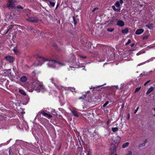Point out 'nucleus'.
<instances>
[{
	"instance_id": "nucleus-34",
	"label": "nucleus",
	"mask_w": 155,
	"mask_h": 155,
	"mask_svg": "<svg viewBox=\"0 0 155 155\" xmlns=\"http://www.w3.org/2000/svg\"><path fill=\"white\" fill-rule=\"evenodd\" d=\"M79 56L80 57H81L83 59H85L86 57V56H84L81 55H79Z\"/></svg>"
},
{
	"instance_id": "nucleus-16",
	"label": "nucleus",
	"mask_w": 155,
	"mask_h": 155,
	"mask_svg": "<svg viewBox=\"0 0 155 155\" xmlns=\"http://www.w3.org/2000/svg\"><path fill=\"white\" fill-rule=\"evenodd\" d=\"M27 80V78L25 76L22 77L21 78V80L23 82H25Z\"/></svg>"
},
{
	"instance_id": "nucleus-40",
	"label": "nucleus",
	"mask_w": 155,
	"mask_h": 155,
	"mask_svg": "<svg viewBox=\"0 0 155 155\" xmlns=\"http://www.w3.org/2000/svg\"><path fill=\"white\" fill-rule=\"evenodd\" d=\"M148 36H147V35H145V36H144L143 37V38L144 39H147L148 38Z\"/></svg>"
},
{
	"instance_id": "nucleus-21",
	"label": "nucleus",
	"mask_w": 155,
	"mask_h": 155,
	"mask_svg": "<svg viewBox=\"0 0 155 155\" xmlns=\"http://www.w3.org/2000/svg\"><path fill=\"white\" fill-rule=\"evenodd\" d=\"M19 92L21 94L24 95H26L25 92L22 90H20Z\"/></svg>"
},
{
	"instance_id": "nucleus-38",
	"label": "nucleus",
	"mask_w": 155,
	"mask_h": 155,
	"mask_svg": "<svg viewBox=\"0 0 155 155\" xmlns=\"http://www.w3.org/2000/svg\"><path fill=\"white\" fill-rule=\"evenodd\" d=\"M119 2L120 4V3L121 4H122L123 3V0H120V2Z\"/></svg>"
},
{
	"instance_id": "nucleus-39",
	"label": "nucleus",
	"mask_w": 155,
	"mask_h": 155,
	"mask_svg": "<svg viewBox=\"0 0 155 155\" xmlns=\"http://www.w3.org/2000/svg\"><path fill=\"white\" fill-rule=\"evenodd\" d=\"M150 81V80L148 81H147L144 84V85L145 86L147 85V84Z\"/></svg>"
},
{
	"instance_id": "nucleus-35",
	"label": "nucleus",
	"mask_w": 155,
	"mask_h": 155,
	"mask_svg": "<svg viewBox=\"0 0 155 155\" xmlns=\"http://www.w3.org/2000/svg\"><path fill=\"white\" fill-rule=\"evenodd\" d=\"M73 19L74 22V24L75 25H76V24H77L76 21L75 19V18H74V17H73Z\"/></svg>"
},
{
	"instance_id": "nucleus-20",
	"label": "nucleus",
	"mask_w": 155,
	"mask_h": 155,
	"mask_svg": "<svg viewBox=\"0 0 155 155\" xmlns=\"http://www.w3.org/2000/svg\"><path fill=\"white\" fill-rule=\"evenodd\" d=\"M146 26L147 27L150 29H151L153 28V24H151L149 25H146Z\"/></svg>"
},
{
	"instance_id": "nucleus-28",
	"label": "nucleus",
	"mask_w": 155,
	"mask_h": 155,
	"mask_svg": "<svg viewBox=\"0 0 155 155\" xmlns=\"http://www.w3.org/2000/svg\"><path fill=\"white\" fill-rule=\"evenodd\" d=\"M140 88H141V87H139L137 88L135 90V93H136L137 92L139 91L140 90Z\"/></svg>"
},
{
	"instance_id": "nucleus-15",
	"label": "nucleus",
	"mask_w": 155,
	"mask_h": 155,
	"mask_svg": "<svg viewBox=\"0 0 155 155\" xmlns=\"http://www.w3.org/2000/svg\"><path fill=\"white\" fill-rule=\"evenodd\" d=\"M13 26H14V25H9L8 27V28L7 29V31L5 33V34L8 33L9 32V31L10 30H11L13 28Z\"/></svg>"
},
{
	"instance_id": "nucleus-29",
	"label": "nucleus",
	"mask_w": 155,
	"mask_h": 155,
	"mask_svg": "<svg viewBox=\"0 0 155 155\" xmlns=\"http://www.w3.org/2000/svg\"><path fill=\"white\" fill-rule=\"evenodd\" d=\"M114 30V29L113 28H108L107 29V31H108L111 32L113 31Z\"/></svg>"
},
{
	"instance_id": "nucleus-42",
	"label": "nucleus",
	"mask_w": 155,
	"mask_h": 155,
	"mask_svg": "<svg viewBox=\"0 0 155 155\" xmlns=\"http://www.w3.org/2000/svg\"><path fill=\"white\" fill-rule=\"evenodd\" d=\"M91 152L90 151H88V153L87 155H91Z\"/></svg>"
},
{
	"instance_id": "nucleus-18",
	"label": "nucleus",
	"mask_w": 155,
	"mask_h": 155,
	"mask_svg": "<svg viewBox=\"0 0 155 155\" xmlns=\"http://www.w3.org/2000/svg\"><path fill=\"white\" fill-rule=\"evenodd\" d=\"M112 8L113 9V10L116 12H120V8H117L116 9L115 8V7L114 5H113L112 6Z\"/></svg>"
},
{
	"instance_id": "nucleus-4",
	"label": "nucleus",
	"mask_w": 155,
	"mask_h": 155,
	"mask_svg": "<svg viewBox=\"0 0 155 155\" xmlns=\"http://www.w3.org/2000/svg\"><path fill=\"white\" fill-rule=\"evenodd\" d=\"M27 20L30 22L37 23L39 21V19L35 17H31L29 18Z\"/></svg>"
},
{
	"instance_id": "nucleus-19",
	"label": "nucleus",
	"mask_w": 155,
	"mask_h": 155,
	"mask_svg": "<svg viewBox=\"0 0 155 155\" xmlns=\"http://www.w3.org/2000/svg\"><path fill=\"white\" fill-rule=\"evenodd\" d=\"M115 5L116 6L119 8H120V5L119 3V2L118 1H117L116 3H115Z\"/></svg>"
},
{
	"instance_id": "nucleus-12",
	"label": "nucleus",
	"mask_w": 155,
	"mask_h": 155,
	"mask_svg": "<svg viewBox=\"0 0 155 155\" xmlns=\"http://www.w3.org/2000/svg\"><path fill=\"white\" fill-rule=\"evenodd\" d=\"M116 140H114V141L116 143L118 144L120 141V137L118 136H117L116 137Z\"/></svg>"
},
{
	"instance_id": "nucleus-43",
	"label": "nucleus",
	"mask_w": 155,
	"mask_h": 155,
	"mask_svg": "<svg viewBox=\"0 0 155 155\" xmlns=\"http://www.w3.org/2000/svg\"><path fill=\"white\" fill-rule=\"evenodd\" d=\"M79 99H84V98H83V96H82V97H80L79 98Z\"/></svg>"
},
{
	"instance_id": "nucleus-31",
	"label": "nucleus",
	"mask_w": 155,
	"mask_h": 155,
	"mask_svg": "<svg viewBox=\"0 0 155 155\" xmlns=\"http://www.w3.org/2000/svg\"><path fill=\"white\" fill-rule=\"evenodd\" d=\"M59 64L60 66H63L64 65V64L63 63H59V62H57V64Z\"/></svg>"
},
{
	"instance_id": "nucleus-55",
	"label": "nucleus",
	"mask_w": 155,
	"mask_h": 155,
	"mask_svg": "<svg viewBox=\"0 0 155 155\" xmlns=\"http://www.w3.org/2000/svg\"><path fill=\"white\" fill-rule=\"evenodd\" d=\"M154 71H155V69H154Z\"/></svg>"
},
{
	"instance_id": "nucleus-37",
	"label": "nucleus",
	"mask_w": 155,
	"mask_h": 155,
	"mask_svg": "<svg viewBox=\"0 0 155 155\" xmlns=\"http://www.w3.org/2000/svg\"><path fill=\"white\" fill-rule=\"evenodd\" d=\"M28 29L29 31H30V30L31 31V30H33V28L32 27H29L28 28Z\"/></svg>"
},
{
	"instance_id": "nucleus-8",
	"label": "nucleus",
	"mask_w": 155,
	"mask_h": 155,
	"mask_svg": "<svg viewBox=\"0 0 155 155\" xmlns=\"http://www.w3.org/2000/svg\"><path fill=\"white\" fill-rule=\"evenodd\" d=\"M41 114H42L43 116L48 118H50L52 117V115H51L46 113L44 111H42L41 112Z\"/></svg>"
},
{
	"instance_id": "nucleus-7",
	"label": "nucleus",
	"mask_w": 155,
	"mask_h": 155,
	"mask_svg": "<svg viewBox=\"0 0 155 155\" xmlns=\"http://www.w3.org/2000/svg\"><path fill=\"white\" fill-rule=\"evenodd\" d=\"M5 59L11 63L13 62L14 60V57L10 56H6Z\"/></svg>"
},
{
	"instance_id": "nucleus-25",
	"label": "nucleus",
	"mask_w": 155,
	"mask_h": 155,
	"mask_svg": "<svg viewBox=\"0 0 155 155\" xmlns=\"http://www.w3.org/2000/svg\"><path fill=\"white\" fill-rule=\"evenodd\" d=\"M145 143H143L140 144L139 145V147H142L144 146L145 145Z\"/></svg>"
},
{
	"instance_id": "nucleus-33",
	"label": "nucleus",
	"mask_w": 155,
	"mask_h": 155,
	"mask_svg": "<svg viewBox=\"0 0 155 155\" xmlns=\"http://www.w3.org/2000/svg\"><path fill=\"white\" fill-rule=\"evenodd\" d=\"M132 152L131 151H129L128 153L127 154V155H132Z\"/></svg>"
},
{
	"instance_id": "nucleus-23",
	"label": "nucleus",
	"mask_w": 155,
	"mask_h": 155,
	"mask_svg": "<svg viewBox=\"0 0 155 155\" xmlns=\"http://www.w3.org/2000/svg\"><path fill=\"white\" fill-rule=\"evenodd\" d=\"M128 32V29L127 28H126L122 30V32L123 33H127Z\"/></svg>"
},
{
	"instance_id": "nucleus-3",
	"label": "nucleus",
	"mask_w": 155,
	"mask_h": 155,
	"mask_svg": "<svg viewBox=\"0 0 155 155\" xmlns=\"http://www.w3.org/2000/svg\"><path fill=\"white\" fill-rule=\"evenodd\" d=\"M57 63V61L54 60H50L49 61L48 65L50 67L54 68Z\"/></svg>"
},
{
	"instance_id": "nucleus-53",
	"label": "nucleus",
	"mask_w": 155,
	"mask_h": 155,
	"mask_svg": "<svg viewBox=\"0 0 155 155\" xmlns=\"http://www.w3.org/2000/svg\"><path fill=\"white\" fill-rule=\"evenodd\" d=\"M51 80H53V79H51Z\"/></svg>"
},
{
	"instance_id": "nucleus-22",
	"label": "nucleus",
	"mask_w": 155,
	"mask_h": 155,
	"mask_svg": "<svg viewBox=\"0 0 155 155\" xmlns=\"http://www.w3.org/2000/svg\"><path fill=\"white\" fill-rule=\"evenodd\" d=\"M72 112L73 114V115H74L76 117H78V115L77 114V112L76 111L73 110L72 111Z\"/></svg>"
},
{
	"instance_id": "nucleus-45",
	"label": "nucleus",
	"mask_w": 155,
	"mask_h": 155,
	"mask_svg": "<svg viewBox=\"0 0 155 155\" xmlns=\"http://www.w3.org/2000/svg\"><path fill=\"white\" fill-rule=\"evenodd\" d=\"M86 96L87 95H84L83 96V98H84V99H85L86 98Z\"/></svg>"
},
{
	"instance_id": "nucleus-44",
	"label": "nucleus",
	"mask_w": 155,
	"mask_h": 155,
	"mask_svg": "<svg viewBox=\"0 0 155 155\" xmlns=\"http://www.w3.org/2000/svg\"><path fill=\"white\" fill-rule=\"evenodd\" d=\"M130 115L129 114H127V119H129V118H130Z\"/></svg>"
},
{
	"instance_id": "nucleus-24",
	"label": "nucleus",
	"mask_w": 155,
	"mask_h": 155,
	"mask_svg": "<svg viewBox=\"0 0 155 155\" xmlns=\"http://www.w3.org/2000/svg\"><path fill=\"white\" fill-rule=\"evenodd\" d=\"M112 131L115 132L118 130V128L117 127H113L112 128Z\"/></svg>"
},
{
	"instance_id": "nucleus-17",
	"label": "nucleus",
	"mask_w": 155,
	"mask_h": 155,
	"mask_svg": "<svg viewBox=\"0 0 155 155\" xmlns=\"http://www.w3.org/2000/svg\"><path fill=\"white\" fill-rule=\"evenodd\" d=\"M129 144V143L126 142L124 143L122 145V147L123 148H125L127 147Z\"/></svg>"
},
{
	"instance_id": "nucleus-49",
	"label": "nucleus",
	"mask_w": 155,
	"mask_h": 155,
	"mask_svg": "<svg viewBox=\"0 0 155 155\" xmlns=\"http://www.w3.org/2000/svg\"><path fill=\"white\" fill-rule=\"evenodd\" d=\"M59 6V5H58L56 6V8H58V6Z\"/></svg>"
},
{
	"instance_id": "nucleus-48",
	"label": "nucleus",
	"mask_w": 155,
	"mask_h": 155,
	"mask_svg": "<svg viewBox=\"0 0 155 155\" xmlns=\"http://www.w3.org/2000/svg\"><path fill=\"white\" fill-rule=\"evenodd\" d=\"M134 44L133 43V44H131V47H133L134 46Z\"/></svg>"
},
{
	"instance_id": "nucleus-46",
	"label": "nucleus",
	"mask_w": 155,
	"mask_h": 155,
	"mask_svg": "<svg viewBox=\"0 0 155 155\" xmlns=\"http://www.w3.org/2000/svg\"><path fill=\"white\" fill-rule=\"evenodd\" d=\"M110 121L109 120H108L107 122V125H109V124L110 123Z\"/></svg>"
},
{
	"instance_id": "nucleus-5",
	"label": "nucleus",
	"mask_w": 155,
	"mask_h": 155,
	"mask_svg": "<svg viewBox=\"0 0 155 155\" xmlns=\"http://www.w3.org/2000/svg\"><path fill=\"white\" fill-rule=\"evenodd\" d=\"M32 83L35 87H37V88H38V86L40 88L43 87V85H41L38 81L35 80Z\"/></svg>"
},
{
	"instance_id": "nucleus-10",
	"label": "nucleus",
	"mask_w": 155,
	"mask_h": 155,
	"mask_svg": "<svg viewBox=\"0 0 155 155\" xmlns=\"http://www.w3.org/2000/svg\"><path fill=\"white\" fill-rule=\"evenodd\" d=\"M117 25L119 26H123L124 25V23L122 21L119 20L117 21Z\"/></svg>"
},
{
	"instance_id": "nucleus-2",
	"label": "nucleus",
	"mask_w": 155,
	"mask_h": 155,
	"mask_svg": "<svg viewBox=\"0 0 155 155\" xmlns=\"http://www.w3.org/2000/svg\"><path fill=\"white\" fill-rule=\"evenodd\" d=\"M116 145L113 143L111 144L110 145V148L111 155H117L116 153Z\"/></svg>"
},
{
	"instance_id": "nucleus-13",
	"label": "nucleus",
	"mask_w": 155,
	"mask_h": 155,
	"mask_svg": "<svg viewBox=\"0 0 155 155\" xmlns=\"http://www.w3.org/2000/svg\"><path fill=\"white\" fill-rule=\"evenodd\" d=\"M144 30L143 29H138L135 32V33L137 35H139L143 32Z\"/></svg>"
},
{
	"instance_id": "nucleus-47",
	"label": "nucleus",
	"mask_w": 155,
	"mask_h": 155,
	"mask_svg": "<svg viewBox=\"0 0 155 155\" xmlns=\"http://www.w3.org/2000/svg\"><path fill=\"white\" fill-rule=\"evenodd\" d=\"M147 139H146V140H145V141H144V143H145L146 144V143H147Z\"/></svg>"
},
{
	"instance_id": "nucleus-11",
	"label": "nucleus",
	"mask_w": 155,
	"mask_h": 155,
	"mask_svg": "<svg viewBox=\"0 0 155 155\" xmlns=\"http://www.w3.org/2000/svg\"><path fill=\"white\" fill-rule=\"evenodd\" d=\"M38 61L39 62L38 65H41L42 64L43 62L45 61V59L43 58L40 57Z\"/></svg>"
},
{
	"instance_id": "nucleus-32",
	"label": "nucleus",
	"mask_w": 155,
	"mask_h": 155,
	"mask_svg": "<svg viewBox=\"0 0 155 155\" xmlns=\"http://www.w3.org/2000/svg\"><path fill=\"white\" fill-rule=\"evenodd\" d=\"M109 103L108 101H106L103 105V107H105Z\"/></svg>"
},
{
	"instance_id": "nucleus-30",
	"label": "nucleus",
	"mask_w": 155,
	"mask_h": 155,
	"mask_svg": "<svg viewBox=\"0 0 155 155\" xmlns=\"http://www.w3.org/2000/svg\"><path fill=\"white\" fill-rule=\"evenodd\" d=\"M130 43H131V40L130 39H129L127 42L125 44V45L126 46H127Z\"/></svg>"
},
{
	"instance_id": "nucleus-54",
	"label": "nucleus",
	"mask_w": 155,
	"mask_h": 155,
	"mask_svg": "<svg viewBox=\"0 0 155 155\" xmlns=\"http://www.w3.org/2000/svg\"><path fill=\"white\" fill-rule=\"evenodd\" d=\"M101 86H98V87H100Z\"/></svg>"
},
{
	"instance_id": "nucleus-41",
	"label": "nucleus",
	"mask_w": 155,
	"mask_h": 155,
	"mask_svg": "<svg viewBox=\"0 0 155 155\" xmlns=\"http://www.w3.org/2000/svg\"><path fill=\"white\" fill-rule=\"evenodd\" d=\"M138 108H139V107H138L137 108V109H136V110L135 111H134V114H135L137 112V110H138Z\"/></svg>"
},
{
	"instance_id": "nucleus-26",
	"label": "nucleus",
	"mask_w": 155,
	"mask_h": 155,
	"mask_svg": "<svg viewBox=\"0 0 155 155\" xmlns=\"http://www.w3.org/2000/svg\"><path fill=\"white\" fill-rule=\"evenodd\" d=\"M49 3L50 4V5L52 6V7H54V6L55 5V3L54 2H51V1H49Z\"/></svg>"
},
{
	"instance_id": "nucleus-14",
	"label": "nucleus",
	"mask_w": 155,
	"mask_h": 155,
	"mask_svg": "<svg viewBox=\"0 0 155 155\" xmlns=\"http://www.w3.org/2000/svg\"><path fill=\"white\" fill-rule=\"evenodd\" d=\"M154 89V87H151L148 90L146 93L147 94H149L150 92L153 91Z\"/></svg>"
},
{
	"instance_id": "nucleus-6",
	"label": "nucleus",
	"mask_w": 155,
	"mask_h": 155,
	"mask_svg": "<svg viewBox=\"0 0 155 155\" xmlns=\"http://www.w3.org/2000/svg\"><path fill=\"white\" fill-rule=\"evenodd\" d=\"M23 8L20 5H18L17 6H15V7L14 8V11L15 12H18L20 11L21 10L23 9Z\"/></svg>"
},
{
	"instance_id": "nucleus-51",
	"label": "nucleus",
	"mask_w": 155,
	"mask_h": 155,
	"mask_svg": "<svg viewBox=\"0 0 155 155\" xmlns=\"http://www.w3.org/2000/svg\"><path fill=\"white\" fill-rule=\"evenodd\" d=\"M142 64H140L141 65ZM140 64H139L138 66H140Z\"/></svg>"
},
{
	"instance_id": "nucleus-36",
	"label": "nucleus",
	"mask_w": 155,
	"mask_h": 155,
	"mask_svg": "<svg viewBox=\"0 0 155 155\" xmlns=\"http://www.w3.org/2000/svg\"><path fill=\"white\" fill-rule=\"evenodd\" d=\"M13 51L15 53H16L17 52V50L15 48H14V49H13Z\"/></svg>"
},
{
	"instance_id": "nucleus-9",
	"label": "nucleus",
	"mask_w": 155,
	"mask_h": 155,
	"mask_svg": "<svg viewBox=\"0 0 155 155\" xmlns=\"http://www.w3.org/2000/svg\"><path fill=\"white\" fill-rule=\"evenodd\" d=\"M14 11V10L11 12L10 14V18L12 19L13 18L17 19V18L16 14L13 12Z\"/></svg>"
},
{
	"instance_id": "nucleus-50",
	"label": "nucleus",
	"mask_w": 155,
	"mask_h": 155,
	"mask_svg": "<svg viewBox=\"0 0 155 155\" xmlns=\"http://www.w3.org/2000/svg\"><path fill=\"white\" fill-rule=\"evenodd\" d=\"M45 1H49V0H45Z\"/></svg>"
},
{
	"instance_id": "nucleus-52",
	"label": "nucleus",
	"mask_w": 155,
	"mask_h": 155,
	"mask_svg": "<svg viewBox=\"0 0 155 155\" xmlns=\"http://www.w3.org/2000/svg\"><path fill=\"white\" fill-rule=\"evenodd\" d=\"M54 47H56V45H54Z\"/></svg>"
},
{
	"instance_id": "nucleus-1",
	"label": "nucleus",
	"mask_w": 155,
	"mask_h": 155,
	"mask_svg": "<svg viewBox=\"0 0 155 155\" xmlns=\"http://www.w3.org/2000/svg\"><path fill=\"white\" fill-rule=\"evenodd\" d=\"M16 2L15 0H8L7 3V7L9 9H13Z\"/></svg>"
},
{
	"instance_id": "nucleus-27",
	"label": "nucleus",
	"mask_w": 155,
	"mask_h": 155,
	"mask_svg": "<svg viewBox=\"0 0 155 155\" xmlns=\"http://www.w3.org/2000/svg\"><path fill=\"white\" fill-rule=\"evenodd\" d=\"M99 10V8L97 7H96L95 8H94L92 11V12L94 13L96 10Z\"/></svg>"
}]
</instances>
